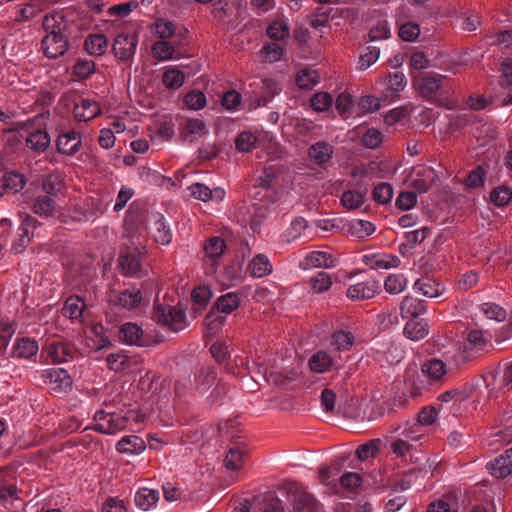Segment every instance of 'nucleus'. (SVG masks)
<instances>
[{
	"label": "nucleus",
	"instance_id": "f257e3e1",
	"mask_svg": "<svg viewBox=\"0 0 512 512\" xmlns=\"http://www.w3.org/2000/svg\"><path fill=\"white\" fill-rule=\"evenodd\" d=\"M146 220L145 211L142 208L131 205L126 212L124 219L123 246L128 249L145 250V246L140 242L141 229Z\"/></svg>",
	"mask_w": 512,
	"mask_h": 512
},
{
	"label": "nucleus",
	"instance_id": "f03ea898",
	"mask_svg": "<svg viewBox=\"0 0 512 512\" xmlns=\"http://www.w3.org/2000/svg\"><path fill=\"white\" fill-rule=\"evenodd\" d=\"M152 319L172 332H179L187 325L183 309L158 302L154 304Z\"/></svg>",
	"mask_w": 512,
	"mask_h": 512
},
{
	"label": "nucleus",
	"instance_id": "7ed1b4c3",
	"mask_svg": "<svg viewBox=\"0 0 512 512\" xmlns=\"http://www.w3.org/2000/svg\"><path fill=\"white\" fill-rule=\"evenodd\" d=\"M94 420V429L104 434H115L127 428V418L114 412L98 411Z\"/></svg>",
	"mask_w": 512,
	"mask_h": 512
},
{
	"label": "nucleus",
	"instance_id": "20e7f679",
	"mask_svg": "<svg viewBox=\"0 0 512 512\" xmlns=\"http://www.w3.org/2000/svg\"><path fill=\"white\" fill-rule=\"evenodd\" d=\"M43 383L56 393H64L71 389L72 378L63 368H49L42 371Z\"/></svg>",
	"mask_w": 512,
	"mask_h": 512
},
{
	"label": "nucleus",
	"instance_id": "39448f33",
	"mask_svg": "<svg viewBox=\"0 0 512 512\" xmlns=\"http://www.w3.org/2000/svg\"><path fill=\"white\" fill-rule=\"evenodd\" d=\"M21 219V225L18 228L11 248L15 253H21L27 248L38 225V221L29 214L22 215Z\"/></svg>",
	"mask_w": 512,
	"mask_h": 512
},
{
	"label": "nucleus",
	"instance_id": "423d86ee",
	"mask_svg": "<svg viewBox=\"0 0 512 512\" xmlns=\"http://www.w3.org/2000/svg\"><path fill=\"white\" fill-rule=\"evenodd\" d=\"M137 44L138 37L136 35L121 33L114 39L112 52L117 59L121 61H128L134 56Z\"/></svg>",
	"mask_w": 512,
	"mask_h": 512
},
{
	"label": "nucleus",
	"instance_id": "0eeeda50",
	"mask_svg": "<svg viewBox=\"0 0 512 512\" xmlns=\"http://www.w3.org/2000/svg\"><path fill=\"white\" fill-rule=\"evenodd\" d=\"M119 340L127 345L148 346L149 338L145 336L143 329L136 323H123L118 332Z\"/></svg>",
	"mask_w": 512,
	"mask_h": 512
},
{
	"label": "nucleus",
	"instance_id": "6e6552de",
	"mask_svg": "<svg viewBox=\"0 0 512 512\" xmlns=\"http://www.w3.org/2000/svg\"><path fill=\"white\" fill-rule=\"evenodd\" d=\"M380 282L374 279H369L350 285L346 290V296L352 301H362L373 298L380 292Z\"/></svg>",
	"mask_w": 512,
	"mask_h": 512
},
{
	"label": "nucleus",
	"instance_id": "1a4fd4ad",
	"mask_svg": "<svg viewBox=\"0 0 512 512\" xmlns=\"http://www.w3.org/2000/svg\"><path fill=\"white\" fill-rule=\"evenodd\" d=\"M446 79V76L437 73H421L414 81L421 96L428 98L441 88L443 80Z\"/></svg>",
	"mask_w": 512,
	"mask_h": 512
},
{
	"label": "nucleus",
	"instance_id": "9d476101",
	"mask_svg": "<svg viewBox=\"0 0 512 512\" xmlns=\"http://www.w3.org/2000/svg\"><path fill=\"white\" fill-rule=\"evenodd\" d=\"M490 474L498 479H503L512 473V447L503 454L487 463Z\"/></svg>",
	"mask_w": 512,
	"mask_h": 512
},
{
	"label": "nucleus",
	"instance_id": "9b49d317",
	"mask_svg": "<svg viewBox=\"0 0 512 512\" xmlns=\"http://www.w3.org/2000/svg\"><path fill=\"white\" fill-rule=\"evenodd\" d=\"M42 49L46 57L59 58L68 49V36H45L42 39Z\"/></svg>",
	"mask_w": 512,
	"mask_h": 512
},
{
	"label": "nucleus",
	"instance_id": "f8f14e48",
	"mask_svg": "<svg viewBox=\"0 0 512 512\" xmlns=\"http://www.w3.org/2000/svg\"><path fill=\"white\" fill-rule=\"evenodd\" d=\"M126 252L123 253L119 258V264L125 274L130 276H138L141 271L140 255L146 253V249L133 250L128 249L126 246Z\"/></svg>",
	"mask_w": 512,
	"mask_h": 512
},
{
	"label": "nucleus",
	"instance_id": "ddd939ff",
	"mask_svg": "<svg viewBox=\"0 0 512 512\" xmlns=\"http://www.w3.org/2000/svg\"><path fill=\"white\" fill-rule=\"evenodd\" d=\"M294 512H322V505L307 491H297L293 494Z\"/></svg>",
	"mask_w": 512,
	"mask_h": 512
},
{
	"label": "nucleus",
	"instance_id": "4468645a",
	"mask_svg": "<svg viewBox=\"0 0 512 512\" xmlns=\"http://www.w3.org/2000/svg\"><path fill=\"white\" fill-rule=\"evenodd\" d=\"M81 135L76 131H69L58 136L56 141L57 151L61 154L72 156L81 147Z\"/></svg>",
	"mask_w": 512,
	"mask_h": 512
},
{
	"label": "nucleus",
	"instance_id": "2eb2a0df",
	"mask_svg": "<svg viewBox=\"0 0 512 512\" xmlns=\"http://www.w3.org/2000/svg\"><path fill=\"white\" fill-rule=\"evenodd\" d=\"M67 21L61 12H52L44 17L45 36H68Z\"/></svg>",
	"mask_w": 512,
	"mask_h": 512
},
{
	"label": "nucleus",
	"instance_id": "dca6fc26",
	"mask_svg": "<svg viewBox=\"0 0 512 512\" xmlns=\"http://www.w3.org/2000/svg\"><path fill=\"white\" fill-rule=\"evenodd\" d=\"M337 266V260L332 254L325 251H312L304 259V269L308 268H334Z\"/></svg>",
	"mask_w": 512,
	"mask_h": 512
},
{
	"label": "nucleus",
	"instance_id": "f3484780",
	"mask_svg": "<svg viewBox=\"0 0 512 512\" xmlns=\"http://www.w3.org/2000/svg\"><path fill=\"white\" fill-rule=\"evenodd\" d=\"M363 263L372 269H390L400 265V259L392 254H370L363 257Z\"/></svg>",
	"mask_w": 512,
	"mask_h": 512
},
{
	"label": "nucleus",
	"instance_id": "a211bd4d",
	"mask_svg": "<svg viewBox=\"0 0 512 512\" xmlns=\"http://www.w3.org/2000/svg\"><path fill=\"white\" fill-rule=\"evenodd\" d=\"M190 194L195 199L201 201H221L225 197V191L223 188L217 187L214 189H210L208 186L202 183H194L189 187Z\"/></svg>",
	"mask_w": 512,
	"mask_h": 512
},
{
	"label": "nucleus",
	"instance_id": "6ab92c4d",
	"mask_svg": "<svg viewBox=\"0 0 512 512\" xmlns=\"http://www.w3.org/2000/svg\"><path fill=\"white\" fill-rule=\"evenodd\" d=\"M76 349L71 344L59 341L48 346V356L53 363L60 364L73 359Z\"/></svg>",
	"mask_w": 512,
	"mask_h": 512
},
{
	"label": "nucleus",
	"instance_id": "aec40b11",
	"mask_svg": "<svg viewBox=\"0 0 512 512\" xmlns=\"http://www.w3.org/2000/svg\"><path fill=\"white\" fill-rule=\"evenodd\" d=\"M153 226L151 229L154 240L162 245H168L172 240V233L166 224L164 216L160 213L153 215Z\"/></svg>",
	"mask_w": 512,
	"mask_h": 512
},
{
	"label": "nucleus",
	"instance_id": "412c9836",
	"mask_svg": "<svg viewBox=\"0 0 512 512\" xmlns=\"http://www.w3.org/2000/svg\"><path fill=\"white\" fill-rule=\"evenodd\" d=\"M39 350V346L36 340L29 337H22L16 339L13 348L12 356L15 358H31L35 356Z\"/></svg>",
	"mask_w": 512,
	"mask_h": 512
},
{
	"label": "nucleus",
	"instance_id": "4be33fe9",
	"mask_svg": "<svg viewBox=\"0 0 512 512\" xmlns=\"http://www.w3.org/2000/svg\"><path fill=\"white\" fill-rule=\"evenodd\" d=\"M262 95L255 93L253 96L257 106L267 105L271 99L282 90L280 83L273 78H264L262 80Z\"/></svg>",
	"mask_w": 512,
	"mask_h": 512
},
{
	"label": "nucleus",
	"instance_id": "5701e85b",
	"mask_svg": "<svg viewBox=\"0 0 512 512\" xmlns=\"http://www.w3.org/2000/svg\"><path fill=\"white\" fill-rule=\"evenodd\" d=\"M73 112L77 120L86 122L98 116L101 113V108L96 101L82 99L79 104L75 105Z\"/></svg>",
	"mask_w": 512,
	"mask_h": 512
},
{
	"label": "nucleus",
	"instance_id": "b1692460",
	"mask_svg": "<svg viewBox=\"0 0 512 512\" xmlns=\"http://www.w3.org/2000/svg\"><path fill=\"white\" fill-rule=\"evenodd\" d=\"M145 448V441L141 437L136 435L124 436L116 445V449L118 452L127 455L140 454L145 450Z\"/></svg>",
	"mask_w": 512,
	"mask_h": 512
},
{
	"label": "nucleus",
	"instance_id": "393cba45",
	"mask_svg": "<svg viewBox=\"0 0 512 512\" xmlns=\"http://www.w3.org/2000/svg\"><path fill=\"white\" fill-rule=\"evenodd\" d=\"M216 381V372L210 366L197 368L194 376V386L200 392L207 391Z\"/></svg>",
	"mask_w": 512,
	"mask_h": 512
},
{
	"label": "nucleus",
	"instance_id": "a878e982",
	"mask_svg": "<svg viewBox=\"0 0 512 512\" xmlns=\"http://www.w3.org/2000/svg\"><path fill=\"white\" fill-rule=\"evenodd\" d=\"M308 156L316 164L327 163L333 156V147L325 141L316 142L309 148Z\"/></svg>",
	"mask_w": 512,
	"mask_h": 512
},
{
	"label": "nucleus",
	"instance_id": "bb28decb",
	"mask_svg": "<svg viewBox=\"0 0 512 512\" xmlns=\"http://www.w3.org/2000/svg\"><path fill=\"white\" fill-rule=\"evenodd\" d=\"M273 267L268 257L264 254H257L248 265V272L251 277L262 278L272 273Z\"/></svg>",
	"mask_w": 512,
	"mask_h": 512
},
{
	"label": "nucleus",
	"instance_id": "cd10ccee",
	"mask_svg": "<svg viewBox=\"0 0 512 512\" xmlns=\"http://www.w3.org/2000/svg\"><path fill=\"white\" fill-rule=\"evenodd\" d=\"M142 300V294L139 289H125L115 294L113 301L115 304L126 308L133 309L137 307Z\"/></svg>",
	"mask_w": 512,
	"mask_h": 512
},
{
	"label": "nucleus",
	"instance_id": "c85d7f7f",
	"mask_svg": "<svg viewBox=\"0 0 512 512\" xmlns=\"http://www.w3.org/2000/svg\"><path fill=\"white\" fill-rule=\"evenodd\" d=\"M50 142L48 132L41 129L30 132L26 137L27 147L37 153L44 152L49 147Z\"/></svg>",
	"mask_w": 512,
	"mask_h": 512
},
{
	"label": "nucleus",
	"instance_id": "c756f323",
	"mask_svg": "<svg viewBox=\"0 0 512 512\" xmlns=\"http://www.w3.org/2000/svg\"><path fill=\"white\" fill-rule=\"evenodd\" d=\"M425 311V303L410 295L405 296L401 302L400 313L403 318H414L424 313Z\"/></svg>",
	"mask_w": 512,
	"mask_h": 512
},
{
	"label": "nucleus",
	"instance_id": "7c9ffc66",
	"mask_svg": "<svg viewBox=\"0 0 512 512\" xmlns=\"http://www.w3.org/2000/svg\"><path fill=\"white\" fill-rule=\"evenodd\" d=\"M413 288L425 297L435 298L440 296L444 288L429 277H423L415 281Z\"/></svg>",
	"mask_w": 512,
	"mask_h": 512
},
{
	"label": "nucleus",
	"instance_id": "2f4dec72",
	"mask_svg": "<svg viewBox=\"0 0 512 512\" xmlns=\"http://www.w3.org/2000/svg\"><path fill=\"white\" fill-rule=\"evenodd\" d=\"M206 134H208V128L203 120L197 118L187 120L183 129V137L186 141L192 142Z\"/></svg>",
	"mask_w": 512,
	"mask_h": 512
},
{
	"label": "nucleus",
	"instance_id": "473e14b6",
	"mask_svg": "<svg viewBox=\"0 0 512 512\" xmlns=\"http://www.w3.org/2000/svg\"><path fill=\"white\" fill-rule=\"evenodd\" d=\"M428 333L429 326L423 319L410 320L405 324L404 327V335L413 341L424 339Z\"/></svg>",
	"mask_w": 512,
	"mask_h": 512
},
{
	"label": "nucleus",
	"instance_id": "72a5a7b5",
	"mask_svg": "<svg viewBox=\"0 0 512 512\" xmlns=\"http://www.w3.org/2000/svg\"><path fill=\"white\" fill-rule=\"evenodd\" d=\"M421 371L430 380H439L446 374L447 368L444 361L432 358L422 365Z\"/></svg>",
	"mask_w": 512,
	"mask_h": 512
},
{
	"label": "nucleus",
	"instance_id": "f704fd0d",
	"mask_svg": "<svg viewBox=\"0 0 512 512\" xmlns=\"http://www.w3.org/2000/svg\"><path fill=\"white\" fill-rule=\"evenodd\" d=\"M158 500L159 492L157 490L141 488L135 494V504L143 511H147L156 505Z\"/></svg>",
	"mask_w": 512,
	"mask_h": 512
},
{
	"label": "nucleus",
	"instance_id": "c9c22d12",
	"mask_svg": "<svg viewBox=\"0 0 512 512\" xmlns=\"http://www.w3.org/2000/svg\"><path fill=\"white\" fill-rule=\"evenodd\" d=\"M84 46L90 55L101 56L107 50L108 40L103 34H92L86 38Z\"/></svg>",
	"mask_w": 512,
	"mask_h": 512
},
{
	"label": "nucleus",
	"instance_id": "e433bc0d",
	"mask_svg": "<svg viewBox=\"0 0 512 512\" xmlns=\"http://www.w3.org/2000/svg\"><path fill=\"white\" fill-rule=\"evenodd\" d=\"M32 211L41 216H52L55 211V200L49 195H39L32 203Z\"/></svg>",
	"mask_w": 512,
	"mask_h": 512
},
{
	"label": "nucleus",
	"instance_id": "4c0bfd02",
	"mask_svg": "<svg viewBox=\"0 0 512 512\" xmlns=\"http://www.w3.org/2000/svg\"><path fill=\"white\" fill-rule=\"evenodd\" d=\"M6 193L16 194L24 189L26 177L18 172H9L1 177Z\"/></svg>",
	"mask_w": 512,
	"mask_h": 512
},
{
	"label": "nucleus",
	"instance_id": "58836bf2",
	"mask_svg": "<svg viewBox=\"0 0 512 512\" xmlns=\"http://www.w3.org/2000/svg\"><path fill=\"white\" fill-rule=\"evenodd\" d=\"M407 85L405 75L402 72H394L388 75L387 89L385 96L388 98H398V94L404 90Z\"/></svg>",
	"mask_w": 512,
	"mask_h": 512
},
{
	"label": "nucleus",
	"instance_id": "ea45409f",
	"mask_svg": "<svg viewBox=\"0 0 512 512\" xmlns=\"http://www.w3.org/2000/svg\"><path fill=\"white\" fill-rule=\"evenodd\" d=\"M226 249V243L221 237L215 236L209 238L204 244L205 256L215 261L223 255Z\"/></svg>",
	"mask_w": 512,
	"mask_h": 512
},
{
	"label": "nucleus",
	"instance_id": "a19ab883",
	"mask_svg": "<svg viewBox=\"0 0 512 512\" xmlns=\"http://www.w3.org/2000/svg\"><path fill=\"white\" fill-rule=\"evenodd\" d=\"M308 284L314 293H324L331 288L333 281L329 273L319 271L309 278Z\"/></svg>",
	"mask_w": 512,
	"mask_h": 512
},
{
	"label": "nucleus",
	"instance_id": "79ce46f5",
	"mask_svg": "<svg viewBox=\"0 0 512 512\" xmlns=\"http://www.w3.org/2000/svg\"><path fill=\"white\" fill-rule=\"evenodd\" d=\"M84 307L85 304L80 297L71 296L66 300L62 313L70 319H79L82 317Z\"/></svg>",
	"mask_w": 512,
	"mask_h": 512
},
{
	"label": "nucleus",
	"instance_id": "37998d69",
	"mask_svg": "<svg viewBox=\"0 0 512 512\" xmlns=\"http://www.w3.org/2000/svg\"><path fill=\"white\" fill-rule=\"evenodd\" d=\"M407 286V279L401 273L389 274L384 282L385 291L389 294H400Z\"/></svg>",
	"mask_w": 512,
	"mask_h": 512
},
{
	"label": "nucleus",
	"instance_id": "c03bdc74",
	"mask_svg": "<svg viewBox=\"0 0 512 512\" xmlns=\"http://www.w3.org/2000/svg\"><path fill=\"white\" fill-rule=\"evenodd\" d=\"M332 364V358L325 351L316 352L309 360L310 369L316 373L326 372Z\"/></svg>",
	"mask_w": 512,
	"mask_h": 512
},
{
	"label": "nucleus",
	"instance_id": "a18cd8bd",
	"mask_svg": "<svg viewBox=\"0 0 512 512\" xmlns=\"http://www.w3.org/2000/svg\"><path fill=\"white\" fill-rule=\"evenodd\" d=\"M239 303L237 294L229 292L218 298L215 308L218 313L230 314L239 307Z\"/></svg>",
	"mask_w": 512,
	"mask_h": 512
},
{
	"label": "nucleus",
	"instance_id": "49530a36",
	"mask_svg": "<svg viewBox=\"0 0 512 512\" xmlns=\"http://www.w3.org/2000/svg\"><path fill=\"white\" fill-rule=\"evenodd\" d=\"M319 80L318 73L315 70L302 69L296 76V84L300 89L309 90L313 88Z\"/></svg>",
	"mask_w": 512,
	"mask_h": 512
},
{
	"label": "nucleus",
	"instance_id": "de8ad7c7",
	"mask_svg": "<svg viewBox=\"0 0 512 512\" xmlns=\"http://www.w3.org/2000/svg\"><path fill=\"white\" fill-rule=\"evenodd\" d=\"M245 451L236 446L229 449L225 459V467L230 470H238L242 467L244 462Z\"/></svg>",
	"mask_w": 512,
	"mask_h": 512
},
{
	"label": "nucleus",
	"instance_id": "09e8293b",
	"mask_svg": "<svg viewBox=\"0 0 512 512\" xmlns=\"http://www.w3.org/2000/svg\"><path fill=\"white\" fill-rule=\"evenodd\" d=\"M364 201L365 195L358 190L345 191L341 197L342 205L350 210L359 208L363 205Z\"/></svg>",
	"mask_w": 512,
	"mask_h": 512
},
{
	"label": "nucleus",
	"instance_id": "8fccbe9b",
	"mask_svg": "<svg viewBox=\"0 0 512 512\" xmlns=\"http://www.w3.org/2000/svg\"><path fill=\"white\" fill-rule=\"evenodd\" d=\"M184 80L185 76L183 72L176 68L166 70L162 76L163 84L170 89L180 88Z\"/></svg>",
	"mask_w": 512,
	"mask_h": 512
},
{
	"label": "nucleus",
	"instance_id": "3c124183",
	"mask_svg": "<svg viewBox=\"0 0 512 512\" xmlns=\"http://www.w3.org/2000/svg\"><path fill=\"white\" fill-rule=\"evenodd\" d=\"M266 32L271 39L281 41L289 37L290 28L284 21H273Z\"/></svg>",
	"mask_w": 512,
	"mask_h": 512
},
{
	"label": "nucleus",
	"instance_id": "603ef678",
	"mask_svg": "<svg viewBox=\"0 0 512 512\" xmlns=\"http://www.w3.org/2000/svg\"><path fill=\"white\" fill-rule=\"evenodd\" d=\"M42 188L45 195L54 198L63 188L62 179L56 174H49L42 182Z\"/></svg>",
	"mask_w": 512,
	"mask_h": 512
},
{
	"label": "nucleus",
	"instance_id": "864d4df0",
	"mask_svg": "<svg viewBox=\"0 0 512 512\" xmlns=\"http://www.w3.org/2000/svg\"><path fill=\"white\" fill-rule=\"evenodd\" d=\"M354 335L350 331L340 330L333 334L332 344L337 350H348L354 344Z\"/></svg>",
	"mask_w": 512,
	"mask_h": 512
},
{
	"label": "nucleus",
	"instance_id": "5fc2aeb1",
	"mask_svg": "<svg viewBox=\"0 0 512 512\" xmlns=\"http://www.w3.org/2000/svg\"><path fill=\"white\" fill-rule=\"evenodd\" d=\"M480 310L487 318L498 322L504 321L507 317L506 310L496 303H483Z\"/></svg>",
	"mask_w": 512,
	"mask_h": 512
},
{
	"label": "nucleus",
	"instance_id": "6e6d98bb",
	"mask_svg": "<svg viewBox=\"0 0 512 512\" xmlns=\"http://www.w3.org/2000/svg\"><path fill=\"white\" fill-rule=\"evenodd\" d=\"M19 489L15 484L8 483L0 485V501L5 505H13L14 501L19 500Z\"/></svg>",
	"mask_w": 512,
	"mask_h": 512
},
{
	"label": "nucleus",
	"instance_id": "4d7b16f0",
	"mask_svg": "<svg viewBox=\"0 0 512 512\" xmlns=\"http://www.w3.org/2000/svg\"><path fill=\"white\" fill-rule=\"evenodd\" d=\"M226 318L225 316L220 315L214 308L205 316L203 324L206 329L214 334L216 333L224 324Z\"/></svg>",
	"mask_w": 512,
	"mask_h": 512
},
{
	"label": "nucleus",
	"instance_id": "13d9d810",
	"mask_svg": "<svg viewBox=\"0 0 512 512\" xmlns=\"http://www.w3.org/2000/svg\"><path fill=\"white\" fill-rule=\"evenodd\" d=\"M373 199L379 204H387L393 197V188L388 183H380L373 189Z\"/></svg>",
	"mask_w": 512,
	"mask_h": 512
},
{
	"label": "nucleus",
	"instance_id": "bf43d9fd",
	"mask_svg": "<svg viewBox=\"0 0 512 512\" xmlns=\"http://www.w3.org/2000/svg\"><path fill=\"white\" fill-rule=\"evenodd\" d=\"M95 72V63L91 60H78L73 67V74L79 79H87Z\"/></svg>",
	"mask_w": 512,
	"mask_h": 512
},
{
	"label": "nucleus",
	"instance_id": "052dcab7",
	"mask_svg": "<svg viewBox=\"0 0 512 512\" xmlns=\"http://www.w3.org/2000/svg\"><path fill=\"white\" fill-rule=\"evenodd\" d=\"M307 228V221L302 217H297L292 220L290 226L286 230L288 241L298 239Z\"/></svg>",
	"mask_w": 512,
	"mask_h": 512
},
{
	"label": "nucleus",
	"instance_id": "680f3d73",
	"mask_svg": "<svg viewBox=\"0 0 512 512\" xmlns=\"http://www.w3.org/2000/svg\"><path fill=\"white\" fill-rule=\"evenodd\" d=\"M153 54L159 60H169L175 52L174 46L166 41H158L152 47Z\"/></svg>",
	"mask_w": 512,
	"mask_h": 512
},
{
	"label": "nucleus",
	"instance_id": "e2e57ef3",
	"mask_svg": "<svg viewBox=\"0 0 512 512\" xmlns=\"http://www.w3.org/2000/svg\"><path fill=\"white\" fill-rule=\"evenodd\" d=\"M312 108L317 112L327 110L333 102L332 96L328 92L316 93L310 100Z\"/></svg>",
	"mask_w": 512,
	"mask_h": 512
},
{
	"label": "nucleus",
	"instance_id": "0e129e2a",
	"mask_svg": "<svg viewBox=\"0 0 512 512\" xmlns=\"http://www.w3.org/2000/svg\"><path fill=\"white\" fill-rule=\"evenodd\" d=\"M398 34L402 40L413 42L420 34V27L414 22H407L400 26Z\"/></svg>",
	"mask_w": 512,
	"mask_h": 512
},
{
	"label": "nucleus",
	"instance_id": "69168bd1",
	"mask_svg": "<svg viewBox=\"0 0 512 512\" xmlns=\"http://www.w3.org/2000/svg\"><path fill=\"white\" fill-rule=\"evenodd\" d=\"M379 451V440H372L360 445L356 450V456L359 460L365 461L373 458Z\"/></svg>",
	"mask_w": 512,
	"mask_h": 512
},
{
	"label": "nucleus",
	"instance_id": "338daca9",
	"mask_svg": "<svg viewBox=\"0 0 512 512\" xmlns=\"http://www.w3.org/2000/svg\"><path fill=\"white\" fill-rule=\"evenodd\" d=\"M257 142L256 136L251 132H242L235 140L236 148L239 152L251 151Z\"/></svg>",
	"mask_w": 512,
	"mask_h": 512
},
{
	"label": "nucleus",
	"instance_id": "774afa93",
	"mask_svg": "<svg viewBox=\"0 0 512 512\" xmlns=\"http://www.w3.org/2000/svg\"><path fill=\"white\" fill-rule=\"evenodd\" d=\"M490 199L495 205L504 206L512 199V192L505 186H499L492 190Z\"/></svg>",
	"mask_w": 512,
	"mask_h": 512
}]
</instances>
